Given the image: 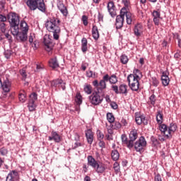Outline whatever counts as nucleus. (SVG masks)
<instances>
[{
	"label": "nucleus",
	"instance_id": "56",
	"mask_svg": "<svg viewBox=\"0 0 181 181\" xmlns=\"http://www.w3.org/2000/svg\"><path fill=\"white\" fill-rule=\"evenodd\" d=\"M0 30L1 33L6 32V24H5V23H0Z\"/></svg>",
	"mask_w": 181,
	"mask_h": 181
},
{
	"label": "nucleus",
	"instance_id": "61",
	"mask_svg": "<svg viewBox=\"0 0 181 181\" xmlns=\"http://www.w3.org/2000/svg\"><path fill=\"white\" fill-rule=\"evenodd\" d=\"M110 106L112 110H118V105L117 104V102H112L110 103Z\"/></svg>",
	"mask_w": 181,
	"mask_h": 181
},
{
	"label": "nucleus",
	"instance_id": "62",
	"mask_svg": "<svg viewBox=\"0 0 181 181\" xmlns=\"http://www.w3.org/2000/svg\"><path fill=\"white\" fill-rule=\"evenodd\" d=\"M80 146H83V144L78 142V141H76L74 143V146L72 147V149L74 150V149H77V148L80 147Z\"/></svg>",
	"mask_w": 181,
	"mask_h": 181
},
{
	"label": "nucleus",
	"instance_id": "36",
	"mask_svg": "<svg viewBox=\"0 0 181 181\" xmlns=\"http://www.w3.org/2000/svg\"><path fill=\"white\" fill-rule=\"evenodd\" d=\"M28 108L30 112H33L36 110V104L33 100H28Z\"/></svg>",
	"mask_w": 181,
	"mask_h": 181
},
{
	"label": "nucleus",
	"instance_id": "47",
	"mask_svg": "<svg viewBox=\"0 0 181 181\" xmlns=\"http://www.w3.org/2000/svg\"><path fill=\"white\" fill-rule=\"evenodd\" d=\"M29 98L30 99L28 101H33L34 103H36V101H37V93L36 92H33L29 95Z\"/></svg>",
	"mask_w": 181,
	"mask_h": 181
},
{
	"label": "nucleus",
	"instance_id": "4",
	"mask_svg": "<svg viewBox=\"0 0 181 181\" xmlns=\"http://www.w3.org/2000/svg\"><path fill=\"white\" fill-rule=\"evenodd\" d=\"M148 142L145 136H141L139 139L134 142V148L136 152H139L140 155H142L145 152V148H146Z\"/></svg>",
	"mask_w": 181,
	"mask_h": 181
},
{
	"label": "nucleus",
	"instance_id": "2",
	"mask_svg": "<svg viewBox=\"0 0 181 181\" xmlns=\"http://www.w3.org/2000/svg\"><path fill=\"white\" fill-rule=\"evenodd\" d=\"M7 21L10 25V29L12 35H18V29L21 23V16L13 11L7 14Z\"/></svg>",
	"mask_w": 181,
	"mask_h": 181
},
{
	"label": "nucleus",
	"instance_id": "39",
	"mask_svg": "<svg viewBox=\"0 0 181 181\" xmlns=\"http://www.w3.org/2000/svg\"><path fill=\"white\" fill-rule=\"evenodd\" d=\"M19 101L21 103H25L26 102V92L25 90H21L18 94Z\"/></svg>",
	"mask_w": 181,
	"mask_h": 181
},
{
	"label": "nucleus",
	"instance_id": "55",
	"mask_svg": "<svg viewBox=\"0 0 181 181\" xmlns=\"http://www.w3.org/2000/svg\"><path fill=\"white\" fill-rule=\"evenodd\" d=\"M98 22L99 23L104 22V14L101 13L100 11H98Z\"/></svg>",
	"mask_w": 181,
	"mask_h": 181
},
{
	"label": "nucleus",
	"instance_id": "34",
	"mask_svg": "<svg viewBox=\"0 0 181 181\" xmlns=\"http://www.w3.org/2000/svg\"><path fill=\"white\" fill-rule=\"evenodd\" d=\"M111 158L114 162H117L118 159H119V153L118 152V150L114 149L111 152Z\"/></svg>",
	"mask_w": 181,
	"mask_h": 181
},
{
	"label": "nucleus",
	"instance_id": "44",
	"mask_svg": "<svg viewBox=\"0 0 181 181\" xmlns=\"http://www.w3.org/2000/svg\"><path fill=\"white\" fill-rule=\"evenodd\" d=\"M162 84L164 87L169 86V83L170 82V79H169V76H161Z\"/></svg>",
	"mask_w": 181,
	"mask_h": 181
},
{
	"label": "nucleus",
	"instance_id": "7",
	"mask_svg": "<svg viewBox=\"0 0 181 181\" xmlns=\"http://www.w3.org/2000/svg\"><path fill=\"white\" fill-rule=\"evenodd\" d=\"M111 88L116 94H122V95H128V86L125 83L117 85H112Z\"/></svg>",
	"mask_w": 181,
	"mask_h": 181
},
{
	"label": "nucleus",
	"instance_id": "3",
	"mask_svg": "<svg viewBox=\"0 0 181 181\" xmlns=\"http://www.w3.org/2000/svg\"><path fill=\"white\" fill-rule=\"evenodd\" d=\"M87 159L88 165L93 168V169H95L96 173L98 175L105 173V170H107V167L104 163L100 160H96L93 156H88Z\"/></svg>",
	"mask_w": 181,
	"mask_h": 181
},
{
	"label": "nucleus",
	"instance_id": "25",
	"mask_svg": "<svg viewBox=\"0 0 181 181\" xmlns=\"http://www.w3.org/2000/svg\"><path fill=\"white\" fill-rule=\"evenodd\" d=\"M11 86H12V83L9 81V79L6 78L3 82L1 88L4 93H9V91H11Z\"/></svg>",
	"mask_w": 181,
	"mask_h": 181
},
{
	"label": "nucleus",
	"instance_id": "40",
	"mask_svg": "<svg viewBox=\"0 0 181 181\" xmlns=\"http://www.w3.org/2000/svg\"><path fill=\"white\" fill-rule=\"evenodd\" d=\"M158 129L160 131L161 134H166V131H168V125L165 124H158Z\"/></svg>",
	"mask_w": 181,
	"mask_h": 181
},
{
	"label": "nucleus",
	"instance_id": "53",
	"mask_svg": "<svg viewBox=\"0 0 181 181\" xmlns=\"http://www.w3.org/2000/svg\"><path fill=\"white\" fill-rule=\"evenodd\" d=\"M151 83L153 87H158L159 86V80L155 76L151 78Z\"/></svg>",
	"mask_w": 181,
	"mask_h": 181
},
{
	"label": "nucleus",
	"instance_id": "37",
	"mask_svg": "<svg viewBox=\"0 0 181 181\" xmlns=\"http://www.w3.org/2000/svg\"><path fill=\"white\" fill-rule=\"evenodd\" d=\"M156 121L157 124H162L163 122V114L160 110H158L157 112Z\"/></svg>",
	"mask_w": 181,
	"mask_h": 181
},
{
	"label": "nucleus",
	"instance_id": "31",
	"mask_svg": "<svg viewBox=\"0 0 181 181\" xmlns=\"http://www.w3.org/2000/svg\"><path fill=\"white\" fill-rule=\"evenodd\" d=\"M88 41L87 40V38L83 37L81 40V51L83 53H86L87 50H88Z\"/></svg>",
	"mask_w": 181,
	"mask_h": 181
},
{
	"label": "nucleus",
	"instance_id": "52",
	"mask_svg": "<svg viewBox=\"0 0 181 181\" xmlns=\"http://www.w3.org/2000/svg\"><path fill=\"white\" fill-rule=\"evenodd\" d=\"M13 54V51L11 49H6L4 52V57H6V59H11V56H12Z\"/></svg>",
	"mask_w": 181,
	"mask_h": 181
},
{
	"label": "nucleus",
	"instance_id": "43",
	"mask_svg": "<svg viewBox=\"0 0 181 181\" xmlns=\"http://www.w3.org/2000/svg\"><path fill=\"white\" fill-rule=\"evenodd\" d=\"M107 119L110 124H112L115 121V117H114V114L112 112H107L106 115Z\"/></svg>",
	"mask_w": 181,
	"mask_h": 181
},
{
	"label": "nucleus",
	"instance_id": "41",
	"mask_svg": "<svg viewBox=\"0 0 181 181\" xmlns=\"http://www.w3.org/2000/svg\"><path fill=\"white\" fill-rule=\"evenodd\" d=\"M19 73H20L21 76H22L21 80L23 81H26V78H28V73L26 72V69L23 68V69H20Z\"/></svg>",
	"mask_w": 181,
	"mask_h": 181
},
{
	"label": "nucleus",
	"instance_id": "1",
	"mask_svg": "<svg viewBox=\"0 0 181 181\" xmlns=\"http://www.w3.org/2000/svg\"><path fill=\"white\" fill-rule=\"evenodd\" d=\"M45 28L48 32L53 33L54 40H59L60 37V19L56 17L49 18L45 22Z\"/></svg>",
	"mask_w": 181,
	"mask_h": 181
},
{
	"label": "nucleus",
	"instance_id": "16",
	"mask_svg": "<svg viewBox=\"0 0 181 181\" xmlns=\"http://www.w3.org/2000/svg\"><path fill=\"white\" fill-rule=\"evenodd\" d=\"M129 144L132 145V148H134V142L138 139V129H132L129 134Z\"/></svg>",
	"mask_w": 181,
	"mask_h": 181
},
{
	"label": "nucleus",
	"instance_id": "11",
	"mask_svg": "<svg viewBox=\"0 0 181 181\" xmlns=\"http://www.w3.org/2000/svg\"><path fill=\"white\" fill-rule=\"evenodd\" d=\"M57 7L63 16L67 17L69 15V9L67 8V6L64 5L63 0H57Z\"/></svg>",
	"mask_w": 181,
	"mask_h": 181
},
{
	"label": "nucleus",
	"instance_id": "24",
	"mask_svg": "<svg viewBox=\"0 0 181 181\" xmlns=\"http://www.w3.org/2000/svg\"><path fill=\"white\" fill-rule=\"evenodd\" d=\"M134 35L137 37L141 36V34L144 32V25L141 23H137L134 25Z\"/></svg>",
	"mask_w": 181,
	"mask_h": 181
},
{
	"label": "nucleus",
	"instance_id": "18",
	"mask_svg": "<svg viewBox=\"0 0 181 181\" xmlns=\"http://www.w3.org/2000/svg\"><path fill=\"white\" fill-rule=\"evenodd\" d=\"M18 179H19V173L16 170H13L8 173L6 181H15Z\"/></svg>",
	"mask_w": 181,
	"mask_h": 181
},
{
	"label": "nucleus",
	"instance_id": "57",
	"mask_svg": "<svg viewBox=\"0 0 181 181\" xmlns=\"http://www.w3.org/2000/svg\"><path fill=\"white\" fill-rule=\"evenodd\" d=\"M122 4L124 5V6L122 8H125V9H128V7L129 6V4H131V2L129 1V0H122Z\"/></svg>",
	"mask_w": 181,
	"mask_h": 181
},
{
	"label": "nucleus",
	"instance_id": "19",
	"mask_svg": "<svg viewBox=\"0 0 181 181\" xmlns=\"http://www.w3.org/2000/svg\"><path fill=\"white\" fill-rule=\"evenodd\" d=\"M60 86L63 91H64L66 90V82H64L63 79L57 78L51 81L52 87L57 88V87H59Z\"/></svg>",
	"mask_w": 181,
	"mask_h": 181
},
{
	"label": "nucleus",
	"instance_id": "28",
	"mask_svg": "<svg viewBox=\"0 0 181 181\" xmlns=\"http://www.w3.org/2000/svg\"><path fill=\"white\" fill-rule=\"evenodd\" d=\"M19 32H29V26L25 20L20 21V28L18 25Z\"/></svg>",
	"mask_w": 181,
	"mask_h": 181
},
{
	"label": "nucleus",
	"instance_id": "26",
	"mask_svg": "<svg viewBox=\"0 0 181 181\" xmlns=\"http://www.w3.org/2000/svg\"><path fill=\"white\" fill-rule=\"evenodd\" d=\"M105 77H106L107 81H109L110 84H117L118 83V77H117V75L115 74H112L110 76L108 74H106Z\"/></svg>",
	"mask_w": 181,
	"mask_h": 181
},
{
	"label": "nucleus",
	"instance_id": "13",
	"mask_svg": "<svg viewBox=\"0 0 181 181\" xmlns=\"http://www.w3.org/2000/svg\"><path fill=\"white\" fill-rule=\"evenodd\" d=\"M43 44L44 46H45V49L47 52H52L53 50L54 45L53 44V41L52 39H50V37L45 36L43 38Z\"/></svg>",
	"mask_w": 181,
	"mask_h": 181
},
{
	"label": "nucleus",
	"instance_id": "50",
	"mask_svg": "<svg viewBox=\"0 0 181 181\" xmlns=\"http://www.w3.org/2000/svg\"><path fill=\"white\" fill-rule=\"evenodd\" d=\"M149 101L150 104L153 105V107H155V104H156V95H155V94H152L149 97Z\"/></svg>",
	"mask_w": 181,
	"mask_h": 181
},
{
	"label": "nucleus",
	"instance_id": "58",
	"mask_svg": "<svg viewBox=\"0 0 181 181\" xmlns=\"http://www.w3.org/2000/svg\"><path fill=\"white\" fill-rule=\"evenodd\" d=\"M5 37L8 41V43H12L13 42V40H12V35H11L8 33L5 34Z\"/></svg>",
	"mask_w": 181,
	"mask_h": 181
},
{
	"label": "nucleus",
	"instance_id": "23",
	"mask_svg": "<svg viewBox=\"0 0 181 181\" xmlns=\"http://www.w3.org/2000/svg\"><path fill=\"white\" fill-rule=\"evenodd\" d=\"M140 76L142 77V72L139 69H134L133 74H130L127 77L134 80H141Z\"/></svg>",
	"mask_w": 181,
	"mask_h": 181
},
{
	"label": "nucleus",
	"instance_id": "14",
	"mask_svg": "<svg viewBox=\"0 0 181 181\" xmlns=\"http://www.w3.org/2000/svg\"><path fill=\"white\" fill-rule=\"evenodd\" d=\"M36 9L42 12V13H46L47 8L46 4H45V0H35V11H36Z\"/></svg>",
	"mask_w": 181,
	"mask_h": 181
},
{
	"label": "nucleus",
	"instance_id": "20",
	"mask_svg": "<svg viewBox=\"0 0 181 181\" xmlns=\"http://www.w3.org/2000/svg\"><path fill=\"white\" fill-rule=\"evenodd\" d=\"M13 36H17L19 39V42L21 43H25V42L28 40V32L19 31V28H18V33L16 35H13Z\"/></svg>",
	"mask_w": 181,
	"mask_h": 181
},
{
	"label": "nucleus",
	"instance_id": "42",
	"mask_svg": "<svg viewBox=\"0 0 181 181\" xmlns=\"http://www.w3.org/2000/svg\"><path fill=\"white\" fill-rule=\"evenodd\" d=\"M126 16V21L127 25H132V18H131V13L128 12V10L126 9V13H124Z\"/></svg>",
	"mask_w": 181,
	"mask_h": 181
},
{
	"label": "nucleus",
	"instance_id": "30",
	"mask_svg": "<svg viewBox=\"0 0 181 181\" xmlns=\"http://www.w3.org/2000/svg\"><path fill=\"white\" fill-rule=\"evenodd\" d=\"M92 36L94 40H98V39H100V32H98V27H97L95 25H93L92 28Z\"/></svg>",
	"mask_w": 181,
	"mask_h": 181
},
{
	"label": "nucleus",
	"instance_id": "5",
	"mask_svg": "<svg viewBox=\"0 0 181 181\" xmlns=\"http://www.w3.org/2000/svg\"><path fill=\"white\" fill-rule=\"evenodd\" d=\"M104 94L100 95L98 90H94L90 95L88 96V100L92 105H100L104 101Z\"/></svg>",
	"mask_w": 181,
	"mask_h": 181
},
{
	"label": "nucleus",
	"instance_id": "15",
	"mask_svg": "<svg viewBox=\"0 0 181 181\" xmlns=\"http://www.w3.org/2000/svg\"><path fill=\"white\" fill-rule=\"evenodd\" d=\"M176 131H177V124L175 122L170 123L168 130V134L165 136V137L168 139H172V134H175Z\"/></svg>",
	"mask_w": 181,
	"mask_h": 181
},
{
	"label": "nucleus",
	"instance_id": "22",
	"mask_svg": "<svg viewBox=\"0 0 181 181\" xmlns=\"http://www.w3.org/2000/svg\"><path fill=\"white\" fill-rule=\"evenodd\" d=\"M48 141H54L57 144L62 142V136L57 134V132L52 131L51 136H49Z\"/></svg>",
	"mask_w": 181,
	"mask_h": 181
},
{
	"label": "nucleus",
	"instance_id": "35",
	"mask_svg": "<svg viewBox=\"0 0 181 181\" xmlns=\"http://www.w3.org/2000/svg\"><path fill=\"white\" fill-rule=\"evenodd\" d=\"M75 103H76V105L80 107L81 104H83V96L81 93H77L75 97Z\"/></svg>",
	"mask_w": 181,
	"mask_h": 181
},
{
	"label": "nucleus",
	"instance_id": "54",
	"mask_svg": "<svg viewBox=\"0 0 181 181\" xmlns=\"http://www.w3.org/2000/svg\"><path fill=\"white\" fill-rule=\"evenodd\" d=\"M82 22L84 26H87L88 25V17L86 15L82 16Z\"/></svg>",
	"mask_w": 181,
	"mask_h": 181
},
{
	"label": "nucleus",
	"instance_id": "6",
	"mask_svg": "<svg viewBox=\"0 0 181 181\" xmlns=\"http://www.w3.org/2000/svg\"><path fill=\"white\" fill-rule=\"evenodd\" d=\"M107 83L108 81L105 77V75L103 76V78L98 82V80L95 79L92 82V86L96 89V91H104L107 88Z\"/></svg>",
	"mask_w": 181,
	"mask_h": 181
},
{
	"label": "nucleus",
	"instance_id": "29",
	"mask_svg": "<svg viewBox=\"0 0 181 181\" xmlns=\"http://www.w3.org/2000/svg\"><path fill=\"white\" fill-rule=\"evenodd\" d=\"M121 139H122V144H124V145H126V146H127V148H128V149H132V146L129 143V139H128L127 134H122Z\"/></svg>",
	"mask_w": 181,
	"mask_h": 181
},
{
	"label": "nucleus",
	"instance_id": "60",
	"mask_svg": "<svg viewBox=\"0 0 181 181\" xmlns=\"http://www.w3.org/2000/svg\"><path fill=\"white\" fill-rule=\"evenodd\" d=\"M86 76L89 78H91V77H93V76H94V77H95V72L93 73V71H86Z\"/></svg>",
	"mask_w": 181,
	"mask_h": 181
},
{
	"label": "nucleus",
	"instance_id": "49",
	"mask_svg": "<svg viewBox=\"0 0 181 181\" xmlns=\"http://www.w3.org/2000/svg\"><path fill=\"white\" fill-rule=\"evenodd\" d=\"M129 59H128V57L126 54H122L120 56V62L122 64H127Z\"/></svg>",
	"mask_w": 181,
	"mask_h": 181
},
{
	"label": "nucleus",
	"instance_id": "63",
	"mask_svg": "<svg viewBox=\"0 0 181 181\" xmlns=\"http://www.w3.org/2000/svg\"><path fill=\"white\" fill-rule=\"evenodd\" d=\"M74 141L76 142H80V134L77 132L74 133Z\"/></svg>",
	"mask_w": 181,
	"mask_h": 181
},
{
	"label": "nucleus",
	"instance_id": "38",
	"mask_svg": "<svg viewBox=\"0 0 181 181\" xmlns=\"http://www.w3.org/2000/svg\"><path fill=\"white\" fill-rule=\"evenodd\" d=\"M112 124V128L115 131H118V129H121L122 127V124L119 121L115 120Z\"/></svg>",
	"mask_w": 181,
	"mask_h": 181
},
{
	"label": "nucleus",
	"instance_id": "9",
	"mask_svg": "<svg viewBox=\"0 0 181 181\" xmlns=\"http://www.w3.org/2000/svg\"><path fill=\"white\" fill-rule=\"evenodd\" d=\"M130 76H127V82L128 86L132 90V91H135L136 93H138L139 91V80L137 79H132L129 78Z\"/></svg>",
	"mask_w": 181,
	"mask_h": 181
},
{
	"label": "nucleus",
	"instance_id": "12",
	"mask_svg": "<svg viewBox=\"0 0 181 181\" xmlns=\"http://www.w3.org/2000/svg\"><path fill=\"white\" fill-rule=\"evenodd\" d=\"M151 16L153 17V22L155 26H159L160 25V20L163 19L160 16V11L159 9L153 10L151 13Z\"/></svg>",
	"mask_w": 181,
	"mask_h": 181
},
{
	"label": "nucleus",
	"instance_id": "51",
	"mask_svg": "<svg viewBox=\"0 0 181 181\" xmlns=\"http://www.w3.org/2000/svg\"><path fill=\"white\" fill-rule=\"evenodd\" d=\"M98 141H103L104 139V134L101 132V130L98 129L96 132Z\"/></svg>",
	"mask_w": 181,
	"mask_h": 181
},
{
	"label": "nucleus",
	"instance_id": "17",
	"mask_svg": "<svg viewBox=\"0 0 181 181\" xmlns=\"http://www.w3.org/2000/svg\"><path fill=\"white\" fill-rule=\"evenodd\" d=\"M107 8L110 16H112V18H115V16H117V7L115 6L114 1H109Z\"/></svg>",
	"mask_w": 181,
	"mask_h": 181
},
{
	"label": "nucleus",
	"instance_id": "48",
	"mask_svg": "<svg viewBox=\"0 0 181 181\" xmlns=\"http://www.w3.org/2000/svg\"><path fill=\"white\" fill-rule=\"evenodd\" d=\"M151 141L152 142L153 146H158V145L160 144L159 139H158V138L155 137L154 136H151Z\"/></svg>",
	"mask_w": 181,
	"mask_h": 181
},
{
	"label": "nucleus",
	"instance_id": "21",
	"mask_svg": "<svg viewBox=\"0 0 181 181\" xmlns=\"http://www.w3.org/2000/svg\"><path fill=\"white\" fill-rule=\"evenodd\" d=\"M85 136L86 138L87 142L89 145H93L94 141V132L91 129H88L85 131Z\"/></svg>",
	"mask_w": 181,
	"mask_h": 181
},
{
	"label": "nucleus",
	"instance_id": "46",
	"mask_svg": "<svg viewBox=\"0 0 181 181\" xmlns=\"http://www.w3.org/2000/svg\"><path fill=\"white\" fill-rule=\"evenodd\" d=\"M8 153H9V151L8 150V148L5 146L0 148V155L1 156H8Z\"/></svg>",
	"mask_w": 181,
	"mask_h": 181
},
{
	"label": "nucleus",
	"instance_id": "10",
	"mask_svg": "<svg viewBox=\"0 0 181 181\" xmlns=\"http://www.w3.org/2000/svg\"><path fill=\"white\" fill-rule=\"evenodd\" d=\"M135 122L137 125H148V118L145 115L141 114L140 112L135 113Z\"/></svg>",
	"mask_w": 181,
	"mask_h": 181
},
{
	"label": "nucleus",
	"instance_id": "27",
	"mask_svg": "<svg viewBox=\"0 0 181 181\" xmlns=\"http://www.w3.org/2000/svg\"><path fill=\"white\" fill-rule=\"evenodd\" d=\"M48 63H49V67H52L53 70H54V69H57L58 67H59V62L57 61V57L51 58L49 60Z\"/></svg>",
	"mask_w": 181,
	"mask_h": 181
},
{
	"label": "nucleus",
	"instance_id": "33",
	"mask_svg": "<svg viewBox=\"0 0 181 181\" xmlns=\"http://www.w3.org/2000/svg\"><path fill=\"white\" fill-rule=\"evenodd\" d=\"M83 91L88 95H90V94H93V86H91L90 84L85 83L83 86Z\"/></svg>",
	"mask_w": 181,
	"mask_h": 181
},
{
	"label": "nucleus",
	"instance_id": "8",
	"mask_svg": "<svg viewBox=\"0 0 181 181\" xmlns=\"http://www.w3.org/2000/svg\"><path fill=\"white\" fill-rule=\"evenodd\" d=\"M125 13H127V8H122L120 10L119 15L116 17V23L115 26L116 29H122V26H124V18H125Z\"/></svg>",
	"mask_w": 181,
	"mask_h": 181
},
{
	"label": "nucleus",
	"instance_id": "45",
	"mask_svg": "<svg viewBox=\"0 0 181 181\" xmlns=\"http://www.w3.org/2000/svg\"><path fill=\"white\" fill-rule=\"evenodd\" d=\"M36 68L34 69V72L35 73H40L42 70H45V65L42 64H36Z\"/></svg>",
	"mask_w": 181,
	"mask_h": 181
},
{
	"label": "nucleus",
	"instance_id": "59",
	"mask_svg": "<svg viewBox=\"0 0 181 181\" xmlns=\"http://www.w3.org/2000/svg\"><path fill=\"white\" fill-rule=\"evenodd\" d=\"M99 141L98 146L100 148H102V149H104L105 148V142L103 140H98Z\"/></svg>",
	"mask_w": 181,
	"mask_h": 181
},
{
	"label": "nucleus",
	"instance_id": "64",
	"mask_svg": "<svg viewBox=\"0 0 181 181\" xmlns=\"http://www.w3.org/2000/svg\"><path fill=\"white\" fill-rule=\"evenodd\" d=\"M154 181H162V177H160V174L158 173L155 175Z\"/></svg>",
	"mask_w": 181,
	"mask_h": 181
},
{
	"label": "nucleus",
	"instance_id": "32",
	"mask_svg": "<svg viewBox=\"0 0 181 181\" xmlns=\"http://www.w3.org/2000/svg\"><path fill=\"white\" fill-rule=\"evenodd\" d=\"M35 1L36 0H24L25 4L30 11H35Z\"/></svg>",
	"mask_w": 181,
	"mask_h": 181
}]
</instances>
